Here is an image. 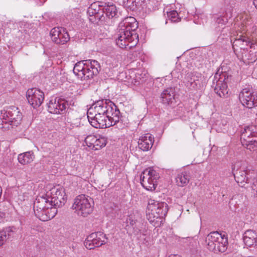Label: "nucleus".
I'll return each instance as SVG.
<instances>
[{"label":"nucleus","instance_id":"39","mask_svg":"<svg viewBox=\"0 0 257 257\" xmlns=\"http://www.w3.org/2000/svg\"><path fill=\"white\" fill-rule=\"evenodd\" d=\"M167 16L169 20L172 22H177L180 20V18L178 17V14L176 11H171L167 12Z\"/></svg>","mask_w":257,"mask_h":257},{"label":"nucleus","instance_id":"2","mask_svg":"<svg viewBox=\"0 0 257 257\" xmlns=\"http://www.w3.org/2000/svg\"><path fill=\"white\" fill-rule=\"evenodd\" d=\"M207 248L214 253L224 252L227 248V238L217 231H213L208 234L205 240Z\"/></svg>","mask_w":257,"mask_h":257},{"label":"nucleus","instance_id":"33","mask_svg":"<svg viewBox=\"0 0 257 257\" xmlns=\"http://www.w3.org/2000/svg\"><path fill=\"white\" fill-rule=\"evenodd\" d=\"M15 112L17 113V114L14 115V114L12 112L11 115H10V119H9V122H10V124L13 126H18L19 124L21 123L22 119V115L19 111L17 110H15Z\"/></svg>","mask_w":257,"mask_h":257},{"label":"nucleus","instance_id":"11","mask_svg":"<svg viewBox=\"0 0 257 257\" xmlns=\"http://www.w3.org/2000/svg\"><path fill=\"white\" fill-rule=\"evenodd\" d=\"M107 239L106 235L102 232H93L87 236L84 244L87 249H92L106 243Z\"/></svg>","mask_w":257,"mask_h":257},{"label":"nucleus","instance_id":"36","mask_svg":"<svg viewBox=\"0 0 257 257\" xmlns=\"http://www.w3.org/2000/svg\"><path fill=\"white\" fill-rule=\"evenodd\" d=\"M106 144V139L104 137L98 136L97 137V140L94 146V150H98L105 146Z\"/></svg>","mask_w":257,"mask_h":257},{"label":"nucleus","instance_id":"1","mask_svg":"<svg viewBox=\"0 0 257 257\" xmlns=\"http://www.w3.org/2000/svg\"><path fill=\"white\" fill-rule=\"evenodd\" d=\"M138 23L132 17H126L119 24L118 31L115 35L116 45L124 49L128 46L130 48L135 46L139 42V35L136 32Z\"/></svg>","mask_w":257,"mask_h":257},{"label":"nucleus","instance_id":"28","mask_svg":"<svg viewBox=\"0 0 257 257\" xmlns=\"http://www.w3.org/2000/svg\"><path fill=\"white\" fill-rule=\"evenodd\" d=\"M190 179L189 173L186 171H182L177 174L176 177V182L178 186L184 187L188 184Z\"/></svg>","mask_w":257,"mask_h":257},{"label":"nucleus","instance_id":"6","mask_svg":"<svg viewBox=\"0 0 257 257\" xmlns=\"http://www.w3.org/2000/svg\"><path fill=\"white\" fill-rule=\"evenodd\" d=\"M46 196L52 206L56 208L61 207L66 202L67 197L65 189L60 185L52 188L50 190V193H47Z\"/></svg>","mask_w":257,"mask_h":257},{"label":"nucleus","instance_id":"19","mask_svg":"<svg viewBox=\"0 0 257 257\" xmlns=\"http://www.w3.org/2000/svg\"><path fill=\"white\" fill-rule=\"evenodd\" d=\"M105 2H95L92 3L88 8L87 13L90 16H94L95 18L102 21V18L104 19L103 16V8Z\"/></svg>","mask_w":257,"mask_h":257},{"label":"nucleus","instance_id":"50","mask_svg":"<svg viewBox=\"0 0 257 257\" xmlns=\"http://www.w3.org/2000/svg\"><path fill=\"white\" fill-rule=\"evenodd\" d=\"M169 257H179V256L175 254H171L169 256Z\"/></svg>","mask_w":257,"mask_h":257},{"label":"nucleus","instance_id":"37","mask_svg":"<svg viewBox=\"0 0 257 257\" xmlns=\"http://www.w3.org/2000/svg\"><path fill=\"white\" fill-rule=\"evenodd\" d=\"M97 140V136L94 135H89L85 139V143L89 147L92 149H94V146L95 141Z\"/></svg>","mask_w":257,"mask_h":257},{"label":"nucleus","instance_id":"10","mask_svg":"<svg viewBox=\"0 0 257 257\" xmlns=\"http://www.w3.org/2000/svg\"><path fill=\"white\" fill-rule=\"evenodd\" d=\"M204 78L201 74L196 72H188L185 77L186 86L191 90H198L204 87L205 84Z\"/></svg>","mask_w":257,"mask_h":257},{"label":"nucleus","instance_id":"42","mask_svg":"<svg viewBox=\"0 0 257 257\" xmlns=\"http://www.w3.org/2000/svg\"><path fill=\"white\" fill-rule=\"evenodd\" d=\"M228 22L227 18L225 17H220L216 19V23L218 25V27H222L225 25Z\"/></svg>","mask_w":257,"mask_h":257},{"label":"nucleus","instance_id":"48","mask_svg":"<svg viewBox=\"0 0 257 257\" xmlns=\"http://www.w3.org/2000/svg\"><path fill=\"white\" fill-rule=\"evenodd\" d=\"M5 217V213L3 212H0V218H3Z\"/></svg>","mask_w":257,"mask_h":257},{"label":"nucleus","instance_id":"46","mask_svg":"<svg viewBox=\"0 0 257 257\" xmlns=\"http://www.w3.org/2000/svg\"><path fill=\"white\" fill-rule=\"evenodd\" d=\"M251 188L253 190L256 191L257 192V180H254L252 183V185L251 186Z\"/></svg>","mask_w":257,"mask_h":257},{"label":"nucleus","instance_id":"18","mask_svg":"<svg viewBox=\"0 0 257 257\" xmlns=\"http://www.w3.org/2000/svg\"><path fill=\"white\" fill-rule=\"evenodd\" d=\"M252 43L249 38L243 34L236 38L232 43V48L234 52H245L248 51V47Z\"/></svg>","mask_w":257,"mask_h":257},{"label":"nucleus","instance_id":"14","mask_svg":"<svg viewBox=\"0 0 257 257\" xmlns=\"http://www.w3.org/2000/svg\"><path fill=\"white\" fill-rule=\"evenodd\" d=\"M51 39L57 44L63 45L70 40V37L66 29L62 27H55L50 32Z\"/></svg>","mask_w":257,"mask_h":257},{"label":"nucleus","instance_id":"44","mask_svg":"<svg viewBox=\"0 0 257 257\" xmlns=\"http://www.w3.org/2000/svg\"><path fill=\"white\" fill-rule=\"evenodd\" d=\"M142 234L144 236H146L148 235V229L146 228V226L144 227L143 228H139V229L135 230V234L138 235L139 234Z\"/></svg>","mask_w":257,"mask_h":257},{"label":"nucleus","instance_id":"45","mask_svg":"<svg viewBox=\"0 0 257 257\" xmlns=\"http://www.w3.org/2000/svg\"><path fill=\"white\" fill-rule=\"evenodd\" d=\"M146 226V223L142 222V220H139L137 224L134 227V233L135 234V230L139 229V228H143L144 227Z\"/></svg>","mask_w":257,"mask_h":257},{"label":"nucleus","instance_id":"29","mask_svg":"<svg viewBox=\"0 0 257 257\" xmlns=\"http://www.w3.org/2000/svg\"><path fill=\"white\" fill-rule=\"evenodd\" d=\"M85 60L79 61L75 64L73 68V73L81 80L84 77V69L85 68Z\"/></svg>","mask_w":257,"mask_h":257},{"label":"nucleus","instance_id":"21","mask_svg":"<svg viewBox=\"0 0 257 257\" xmlns=\"http://www.w3.org/2000/svg\"><path fill=\"white\" fill-rule=\"evenodd\" d=\"M243 240L248 247L254 246L257 248V233L251 229L247 230L243 234Z\"/></svg>","mask_w":257,"mask_h":257},{"label":"nucleus","instance_id":"35","mask_svg":"<svg viewBox=\"0 0 257 257\" xmlns=\"http://www.w3.org/2000/svg\"><path fill=\"white\" fill-rule=\"evenodd\" d=\"M123 5L128 10L132 11H136L141 0H123Z\"/></svg>","mask_w":257,"mask_h":257},{"label":"nucleus","instance_id":"13","mask_svg":"<svg viewBox=\"0 0 257 257\" xmlns=\"http://www.w3.org/2000/svg\"><path fill=\"white\" fill-rule=\"evenodd\" d=\"M236 182L241 187L248 181V171L244 162L237 163L232 169Z\"/></svg>","mask_w":257,"mask_h":257},{"label":"nucleus","instance_id":"34","mask_svg":"<svg viewBox=\"0 0 257 257\" xmlns=\"http://www.w3.org/2000/svg\"><path fill=\"white\" fill-rule=\"evenodd\" d=\"M12 232L13 230L10 227L0 231V247L10 237Z\"/></svg>","mask_w":257,"mask_h":257},{"label":"nucleus","instance_id":"40","mask_svg":"<svg viewBox=\"0 0 257 257\" xmlns=\"http://www.w3.org/2000/svg\"><path fill=\"white\" fill-rule=\"evenodd\" d=\"M94 109L93 106H92L88 109L87 113L88 121L91 124V121H93L95 119V117H96L97 115V113Z\"/></svg>","mask_w":257,"mask_h":257},{"label":"nucleus","instance_id":"25","mask_svg":"<svg viewBox=\"0 0 257 257\" xmlns=\"http://www.w3.org/2000/svg\"><path fill=\"white\" fill-rule=\"evenodd\" d=\"M255 127L254 126H247L244 127L240 135V141L242 144L244 142L255 138L257 133L254 131Z\"/></svg>","mask_w":257,"mask_h":257},{"label":"nucleus","instance_id":"4","mask_svg":"<svg viewBox=\"0 0 257 257\" xmlns=\"http://www.w3.org/2000/svg\"><path fill=\"white\" fill-rule=\"evenodd\" d=\"M91 202L92 199L90 197L84 194L79 195L74 199L72 208L78 215L86 217L93 211Z\"/></svg>","mask_w":257,"mask_h":257},{"label":"nucleus","instance_id":"5","mask_svg":"<svg viewBox=\"0 0 257 257\" xmlns=\"http://www.w3.org/2000/svg\"><path fill=\"white\" fill-rule=\"evenodd\" d=\"M228 79L229 76L225 72L219 73L218 71L214 75L211 87L220 97H225L228 95V89L227 83Z\"/></svg>","mask_w":257,"mask_h":257},{"label":"nucleus","instance_id":"23","mask_svg":"<svg viewBox=\"0 0 257 257\" xmlns=\"http://www.w3.org/2000/svg\"><path fill=\"white\" fill-rule=\"evenodd\" d=\"M112 102L109 100H100L95 102L93 105L94 110L97 114H107L108 111V107H110V103Z\"/></svg>","mask_w":257,"mask_h":257},{"label":"nucleus","instance_id":"22","mask_svg":"<svg viewBox=\"0 0 257 257\" xmlns=\"http://www.w3.org/2000/svg\"><path fill=\"white\" fill-rule=\"evenodd\" d=\"M103 8V13L109 19H115L119 17L120 13L118 12L116 7L112 2L106 3Z\"/></svg>","mask_w":257,"mask_h":257},{"label":"nucleus","instance_id":"24","mask_svg":"<svg viewBox=\"0 0 257 257\" xmlns=\"http://www.w3.org/2000/svg\"><path fill=\"white\" fill-rule=\"evenodd\" d=\"M175 91L172 88L164 90L161 94L162 102L164 104H171L175 100Z\"/></svg>","mask_w":257,"mask_h":257},{"label":"nucleus","instance_id":"32","mask_svg":"<svg viewBox=\"0 0 257 257\" xmlns=\"http://www.w3.org/2000/svg\"><path fill=\"white\" fill-rule=\"evenodd\" d=\"M57 213V209L53 206H50L49 209L45 208L44 210L41 211V214L43 215V217L45 218L46 217L47 218L45 219H40L43 221H46L51 219L53 218Z\"/></svg>","mask_w":257,"mask_h":257},{"label":"nucleus","instance_id":"7","mask_svg":"<svg viewBox=\"0 0 257 257\" xmlns=\"http://www.w3.org/2000/svg\"><path fill=\"white\" fill-rule=\"evenodd\" d=\"M110 107H108V111L107 113V126L116 125L118 128H123L126 122L124 121L123 116L117 106L113 102H110Z\"/></svg>","mask_w":257,"mask_h":257},{"label":"nucleus","instance_id":"8","mask_svg":"<svg viewBox=\"0 0 257 257\" xmlns=\"http://www.w3.org/2000/svg\"><path fill=\"white\" fill-rule=\"evenodd\" d=\"M159 178V174L151 168L145 170L140 176L141 183L144 188L153 191L157 185V181Z\"/></svg>","mask_w":257,"mask_h":257},{"label":"nucleus","instance_id":"49","mask_svg":"<svg viewBox=\"0 0 257 257\" xmlns=\"http://www.w3.org/2000/svg\"><path fill=\"white\" fill-rule=\"evenodd\" d=\"M253 5L257 9V0H253Z\"/></svg>","mask_w":257,"mask_h":257},{"label":"nucleus","instance_id":"3","mask_svg":"<svg viewBox=\"0 0 257 257\" xmlns=\"http://www.w3.org/2000/svg\"><path fill=\"white\" fill-rule=\"evenodd\" d=\"M168 210V205L165 202H159L153 200H150L146 211L148 219L154 222L156 219L165 216Z\"/></svg>","mask_w":257,"mask_h":257},{"label":"nucleus","instance_id":"15","mask_svg":"<svg viewBox=\"0 0 257 257\" xmlns=\"http://www.w3.org/2000/svg\"><path fill=\"white\" fill-rule=\"evenodd\" d=\"M68 105V102L64 99H57L50 100L48 104V111L53 114H64Z\"/></svg>","mask_w":257,"mask_h":257},{"label":"nucleus","instance_id":"41","mask_svg":"<svg viewBox=\"0 0 257 257\" xmlns=\"http://www.w3.org/2000/svg\"><path fill=\"white\" fill-rule=\"evenodd\" d=\"M139 220H141V218H140L139 219H136L132 215L129 216L126 220V223L127 224V226H128L129 225H130L134 228V227H135V226H136V225L137 224V223L139 221Z\"/></svg>","mask_w":257,"mask_h":257},{"label":"nucleus","instance_id":"47","mask_svg":"<svg viewBox=\"0 0 257 257\" xmlns=\"http://www.w3.org/2000/svg\"><path fill=\"white\" fill-rule=\"evenodd\" d=\"M240 29L241 30V32L243 34L245 33L247 31L246 26H242V27L240 28Z\"/></svg>","mask_w":257,"mask_h":257},{"label":"nucleus","instance_id":"27","mask_svg":"<svg viewBox=\"0 0 257 257\" xmlns=\"http://www.w3.org/2000/svg\"><path fill=\"white\" fill-rule=\"evenodd\" d=\"M107 115L97 114L95 119L91 121V125L95 128H106L110 126H107Z\"/></svg>","mask_w":257,"mask_h":257},{"label":"nucleus","instance_id":"12","mask_svg":"<svg viewBox=\"0 0 257 257\" xmlns=\"http://www.w3.org/2000/svg\"><path fill=\"white\" fill-rule=\"evenodd\" d=\"M26 97L29 104L34 108L39 107L44 99V93L40 89L32 88L27 90Z\"/></svg>","mask_w":257,"mask_h":257},{"label":"nucleus","instance_id":"9","mask_svg":"<svg viewBox=\"0 0 257 257\" xmlns=\"http://www.w3.org/2000/svg\"><path fill=\"white\" fill-rule=\"evenodd\" d=\"M239 97L240 102L245 107L252 108L257 106V91L253 90L252 87L248 86L243 88Z\"/></svg>","mask_w":257,"mask_h":257},{"label":"nucleus","instance_id":"31","mask_svg":"<svg viewBox=\"0 0 257 257\" xmlns=\"http://www.w3.org/2000/svg\"><path fill=\"white\" fill-rule=\"evenodd\" d=\"M34 158V155L32 152H27L21 154L18 156V161L22 165H26L31 163Z\"/></svg>","mask_w":257,"mask_h":257},{"label":"nucleus","instance_id":"17","mask_svg":"<svg viewBox=\"0 0 257 257\" xmlns=\"http://www.w3.org/2000/svg\"><path fill=\"white\" fill-rule=\"evenodd\" d=\"M50 206H52L49 201L47 196H40L36 198L34 203V211L35 215L39 218V219H45L43 215L41 214V211L44 209H49Z\"/></svg>","mask_w":257,"mask_h":257},{"label":"nucleus","instance_id":"43","mask_svg":"<svg viewBox=\"0 0 257 257\" xmlns=\"http://www.w3.org/2000/svg\"><path fill=\"white\" fill-rule=\"evenodd\" d=\"M15 177L17 179H24L26 177V172L22 170H17L14 174Z\"/></svg>","mask_w":257,"mask_h":257},{"label":"nucleus","instance_id":"16","mask_svg":"<svg viewBox=\"0 0 257 257\" xmlns=\"http://www.w3.org/2000/svg\"><path fill=\"white\" fill-rule=\"evenodd\" d=\"M85 68L83 80L91 79L96 76L100 70L99 63L95 60H85Z\"/></svg>","mask_w":257,"mask_h":257},{"label":"nucleus","instance_id":"30","mask_svg":"<svg viewBox=\"0 0 257 257\" xmlns=\"http://www.w3.org/2000/svg\"><path fill=\"white\" fill-rule=\"evenodd\" d=\"M12 112L9 111H7L5 110H2L0 112V128H8L9 124V119H10V115H11Z\"/></svg>","mask_w":257,"mask_h":257},{"label":"nucleus","instance_id":"20","mask_svg":"<svg viewBox=\"0 0 257 257\" xmlns=\"http://www.w3.org/2000/svg\"><path fill=\"white\" fill-rule=\"evenodd\" d=\"M154 142V137L150 134H146L139 139L138 147L143 151H148L152 148Z\"/></svg>","mask_w":257,"mask_h":257},{"label":"nucleus","instance_id":"26","mask_svg":"<svg viewBox=\"0 0 257 257\" xmlns=\"http://www.w3.org/2000/svg\"><path fill=\"white\" fill-rule=\"evenodd\" d=\"M249 50L247 52H241L242 56L244 59L250 61L251 62L255 61L257 59V45L251 43L249 47Z\"/></svg>","mask_w":257,"mask_h":257},{"label":"nucleus","instance_id":"38","mask_svg":"<svg viewBox=\"0 0 257 257\" xmlns=\"http://www.w3.org/2000/svg\"><path fill=\"white\" fill-rule=\"evenodd\" d=\"M243 146H245L246 148L248 150H254V148H257V140L256 139H252L249 141H247V142H244L243 143Z\"/></svg>","mask_w":257,"mask_h":257}]
</instances>
